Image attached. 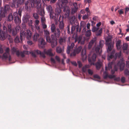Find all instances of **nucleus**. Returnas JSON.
<instances>
[{
  "label": "nucleus",
  "mask_w": 129,
  "mask_h": 129,
  "mask_svg": "<svg viewBox=\"0 0 129 129\" xmlns=\"http://www.w3.org/2000/svg\"><path fill=\"white\" fill-rule=\"evenodd\" d=\"M32 7H35L38 10V12L40 15L44 16L45 12L44 10L41 7V0H28Z\"/></svg>",
  "instance_id": "f257e3e1"
},
{
  "label": "nucleus",
  "mask_w": 129,
  "mask_h": 129,
  "mask_svg": "<svg viewBox=\"0 0 129 129\" xmlns=\"http://www.w3.org/2000/svg\"><path fill=\"white\" fill-rule=\"evenodd\" d=\"M44 32L47 41L51 44V47L53 48L55 47L57 45V38H56L53 34L50 36V32L47 29H45Z\"/></svg>",
  "instance_id": "f03ea898"
},
{
  "label": "nucleus",
  "mask_w": 129,
  "mask_h": 129,
  "mask_svg": "<svg viewBox=\"0 0 129 129\" xmlns=\"http://www.w3.org/2000/svg\"><path fill=\"white\" fill-rule=\"evenodd\" d=\"M22 10L19 9L18 10V13L16 12H15L13 14V16L12 14H10L8 15V20L10 21L13 20V18L14 21L16 24L19 23L21 22L20 17L21 16Z\"/></svg>",
  "instance_id": "7ed1b4c3"
},
{
  "label": "nucleus",
  "mask_w": 129,
  "mask_h": 129,
  "mask_svg": "<svg viewBox=\"0 0 129 129\" xmlns=\"http://www.w3.org/2000/svg\"><path fill=\"white\" fill-rule=\"evenodd\" d=\"M75 44L74 43H71V45H68L67 48V53L69 54L70 52L71 54L70 56H75L76 54L79 53L81 51L82 47L81 46H79L78 48L73 50V48L74 47Z\"/></svg>",
  "instance_id": "20e7f679"
},
{
  "label": "nucleus",
  "mask_w": 129,
  "mask_h": 129,
  "mask_svg": "<svg viewBox=\"0 0 129 129\" xmlns=\"http://www.w3.org/2000/svg\"><path fill=\"white\" fill-rule=\"evenodd\" d=\"M11 51L12 54H14L15 53L16 55L18 57L20 56L22 57L23 58L25 56V55L29 54L28 51L24 50L20 52L17 48L14 47H13L12 48Z\"/></svg>",
  "instance_id": "39448f33"
},
{
  "label": "nucleus",
  "mask_w": 129,
  "mask_h": 129,
  "mask_svg": "<svg viewBox=\"0 0 129 129\" xmlns=\"http://www.w3.org/2000/svg\"><path fill=\"white\" fill-rule=\"evenodd\" d=\"M26 32L24 30L23 31H21L20 33V39L21 41H22V37L26 36V38L28 40H29L31 37L32 35V33L29 30H26Z\"/></svg>",
  "instance_id": "423d86ee"
},
{
  "label": "nucleus",
  "mask_w": 129,
  "mask_h": 129,
  "mask_svg": "<svg viewBox=\"0 0 129 129\" xmlns=\"http://www.w3.org/2000/svg\"><path fill=\"white\" fill-rule=\"evenodd\" d=\"M0 10L3 13H4L6 16L11 11L10 6L8 5H5L4 8L2 7L0 8Z\"/></svg>",
  "instance_id": "0eeeda50"
},
{
  "label": "nucleus",
  "mask_w": 129,
  "mask_h": 129,
  "mask_svg": "<svg viewBox=\"0 0 129 129\" xmlns=\"http://www.w3.org/2000/svg\"><path fill=\"white\" fill-rule=\"evenodd\" d=\"M31 53L32 56L35 57H36V54H40L41 56L44 58L45 57V56L44 52H41L40 51L38 50H35L32 51Z\"/></svg>",
  "instance_id": "6e6552de"
},
{
  "label": "nucleus",
  "mask_w": 129,
  "mask_h": 129,
  "mask_svg": "<svg viewBox=\"0 0 129 129\" xmlns=\"http://www.w3.org/2000/svg\"><path fill=\"white\" fill-rule=\"evenodd\" d=\"M111 41V38H108L106 40V44L108 47L107 49L108 51H111L113 46V45L112 43L110 42Z\"/></svg>",
  "instance_id": "1a4fd4ad"
},
{
  "label": "nucleus",
  "mask_w": 129,
  "mask_h": 129,
  "mask_svg": "<svg viewBox=\"0 0 129 129\" xmlns=\"http://www.w3.org/2000/svg\"><path fill=\"white\" fill-rule=\"evenodd\" d=\"M77 42L78 44L83 45L84 43V40L82 38L81 36H80L76 38L75 39L74 42L75 43Z\"/></svg>",
  "instance_id": "9d476101"
},
{
  "label": "nucleus",
  "mask_w": 129,
  "mask_h": 129,
  "mask_svg": "<svg viewBox=\"0 0 129 129\" xmlns=\"http://www.w3.org/2000/svg\"><path fill=\"white\" fill-rule=\"evenodd\" d=\"M2 60H8L10 61L11 60V56L10 53H4L2 56Z\"/></svg>",
  "instance_id": "9b49d317"
},
{
  "label": "nucleus",
  "mask_w": 129,
  "mask_h": 129,
  "mask_svg": "<svg viewBox=\"0 0 129 129\" xmlns=\"http://www.w3.org/2000/svg\"><path fill=\"white\" fill-rule=\"evenodd\" d=\"M8 31L10 33L12 34L13 36L16 35L18 32L14 29H11V26L10 24H8Z\"/></svg>",
  "instance_id": "f8f14e48"
},
{
  "label": "nucleus",
  "mask_w": 129,
  "mask_h": 129,
  "mask_svg": "<svg viewBox=\"0 0 129 129\" xmlns=\"http://www.w3.org/2000/svg\"><path fill=\"white\" fill-rule=\"evenodd\" d=\"M68 3L67 0H62L61 2L59 3V7L61 8H64L65 7H68L66 6V4Z\"/></svg>",
  "instance_id": "ddd939ff"
},
{
  "label": "nucleus",
  "mask_w": 129,
  "mask_h": 129,
  "mask_svg": "<svg viewBox=\"0 0 129 129\" xmlns=\"http://www.w3.org/2000/svg\"><path fill=\"white\" fill-rule=\"evenodd\" d=\"M8 35L7 33L3 32L2 30L0 31V38L1 40H5Z\"/></svg>",
  "instance_id": "4468645a"
},
{
  "label": "nucleus",
  "mask_w": 129,
  "mask_h": 129,
  "mask_svg": "<svg viewBox=\"0 0 129 129\" xmlns=\"http://www.w3.org/2000/svg\"><path fill=\"white\" fill-rule=\"evenodd\" d=\"M63 11L64 12L66 18L68 17L69 16L70 12V9L69 7H65L64 8Z\"/></svg>",
  "instance_id": "2eb2a0df"
},
{
  "label": "nucleus",
  "mask_w": 129,
  "mask_h": 129,
  "mask_svg": "<svg viewBox=\"0 0 129 129\" xmlns=\"http://www.w3.org/2000/svg\"><path fill=\"white\" fill-rule=\"evenodd\" d=\"M39 41L40 43L39 44V47L41 48H44L46 44L45 40L43 38H41L40 39Z\"/></svg>",
  "instance_id": "dca6fc26"
},
{
  "label": "nucleus",
  "mask_w": 129,
  "mask_h": 129,
  "mask_svg": "<svg viewBox=\"0 0 129 129\" xmlns=\"http://www.w3.org/2000/svg\"><path fill=\"white\" fill-rule=\"evenodd\" d=\"M53 33L54 36L56 38H58L59 37L61 32L59 28H57L56 29L55 32Z\"/></svg>",
  "instance_id": "f3484780"
},
{
  "label": "nucleus",
  "mask_w": 129,
  "mask_h": 129,
  "mask_svg": "<svg viewBox=\"0 0 129 129\" xmlns=\"http://www.w3.org/2000/svg\"><path fill=\"white\" fill-rule=\"evenodd\" d=\"M66 38L65 37H60L59 39V43L60 45H64L66 44Z\"/></svg>",
  "instance_id": "a211bd4d"
},
{
  "label": "nucleus",
  "mask_w": 129,
  "mask_h": 129,
  "mask_svg": "<svg viewBox=\"0 0 129 129\" xmlns=\"http://www.w3.org/2000/svg\"><path fill=\"white\" fill-rule=\"evenodd\" d=\"M101 48L98 46L96 47H94L93 49L92 50L93 52H95L97 53L100 54L101 52H100Z\"/></svg>",
  "instance_id": "6ab92c4d"
},
{
  "label": "nucleus",
  "mask_w": 129,
  "mask_h": 129,
  "mask_svg": "<svg viewBox=\"0 0 129 129\" xmlns=\"http://www.w3.org/2000/svg\"><path fill=\"white\" fill-rule=\"evenodd\" d=\"M13 2L12 4V7H13L17 8L20 5L17 0H13Z\"/></svg>",
  "instance_id": "aec40b11"
},
{
  "label": "nucleus",
  "mask_w": 129,
  "mask_h": 129,
  "mask_svg": "<svg viewBox=\"0 0 129 129\" xmlns=\"http://www.w3.org/2000/svg\"><path fill=\"white\" fill-rule=\"evenodd\" d=\"M51 51L52 50L51 49L48 50L47 51L45 50L44 51V54H46L50 56H53L54 55V54L52 53Z\"/></svg>",
  "instance_id": "412c9836"
},
{
  "label": "nucleus",
  "mask_w": 129,
  "mask_h": 129,
  "mask_svg": "<svg viewBox=\"0 0 129 129\" xmlns=\"http://www.w3.org/2000/svg\"><path fill=\"white\" fill-rule=\"evenodd\" d=\"M81 55L82 59H86L87 58V56L86 55V52L85 49H83L81 53Z\"/></svg>",
  "instance_id": "4be33fe9"
},
{
  "label": "nucleus",
  "mask_w": 129,
  "mask_h": 129,
  "mask_svg": "<svg viewBox=\"0 0 129 129\" xmlns=\"http://www.w3.org/2000/svg\"><path fill=\"white\" fill-rule=\"evenodd\" d=\"M96 55L94 53L93 54L91 58L89 59V58L88 59V61L89 62H94L96 60Z\"/></svg>",
  "instance_id": "5701e85b"
},
{
  "label": "nucleus",
  "mask_w": 129,
  "mask_h": 129,
  "mask_svg": "<svg viewBox=\"0 0 129 129\" xmlns=\"http://www.w3.org/2000/svg\"><path fill=\"white\" fill-rule=\"evenodd\" d=\"M59 27L60 30H61V31H62L64 27V24L62 20L61 21H60L59 20Z\"/></svg>",
  "instance_id": "b1692460"
},
{
  "label": "nucleus",
  "mask_w": 129,
  "mask_h": 129,
  "mask_svg": "<svg viewBox=\"0 0 129 129\" xmlns=\"http://www.w3.org/2000/svg\"><path fill=\"white\" fill-rule=\"evenodd\" d=\"M95 42L96 40L95 39H93L91 40L89 43L88 46V49H91L94 43H95Z\"/></svg>",
  "instance_id": "393cba45"
},
{
  "label": "nucleus",
  "mask_w": 129,
  "mask_h": 129,
  "mask_svg": "<svg viewBox=\"0 0 129 129\" xmlns=\"http://www.w3.org/2000/svg\"><path fill=\"white\" fill-rule=\"evenodd\" d=\"M115 52V51L114 50H113L110 55L109 54L108 55L107 58L108 60H109L110 59H112L114 57V55Z\"/></svg>",
  "instance_id": "a878e982"
},
{
  "label": "nucleus",
  "mask_w": 129,
  "mask_h": 129,
  "mask_svg": "<svg viewBox=\"0 0 129 129\" xmlns=\"http://www.w3.org/2000/svg\"><path fill=\"white\" fill-rule=\"evenodd\" d=\"M39 35L37 33H36L34 34L33 37V40L34 41H36L39 39Z\"/></svg>",
  "instance_id": "bb28decb"
},
{
  "label": "nucleus",
  "mask_w": 129,
  "mask_h": 129,
  "mask_svg": "<svg viewBox=\"0 0 129 129\" xmlns=\"http://www.w3.org/2000/svg\"><path fill=\"white\" fill-rule=\"evenodd\" d=\"M121 41L120 40L117 41L116 43V47L117 49H119L121 48Z\"/></svg>",
  "instance_id": "cd10ccee"
},
{
  "label": "nucleus",
  "mask_w": 129,
  "mask_h": 129,
  "mask_svg": "<svg viewBox=\"0 0 129 129\" xmlns=\"http://www.w3.org/2000/svg\"><path fill=\"white\" fill-rule=\"evenodd\" d=\"M46 8L48 11L49 12V13H51L53 12L52 10V7L50 5L47 6Z\"/></svg>",
  "instance_id": "c85d7f7f"
},
{
  "label": "nucleus",
  "mask_w": 129,
  "mask_h": 129,
  "mask_svg": "<svg viewBox=\"0 0 129 129\" xmlns=\"http://www.w3.org/2000/svg\"><path fill=\"white\" fill-rule=\"evenodd\" d=\"M75 17H72L70 20V23L72 25H74L75 23Z\"/></svg>",
  "instance_id": "c756f323"
},
{
  "label": "nucleus",
  "mask_w": 129,
  "mask_h": 129,
  "mask_svg": "<svg viewBox=\"0 0 129 129\" xmlns=\"http://www.w3.org/2000/svg\"><path fill=\"white\" fill-rule=\"evenodd\" d=\"M55 27V24L53 23L52 24L51 26V30L52 33L55 32L56 30Z\"/></svg>",
  "instance_id": "7c9ffc66"
},
{
  "label": "nucleus",
  "mask_w": 129,
  "mask_h": 129,
  "mask_svg": "<svg viewBox=\"0 0 129 129\" xmlns=\"http://www.w3.org/2000/svg\"><path fill=\"white\" fill-rule=\"evenodd\" d=\"M112 62H110L108 64V67H105V70L107 71L108 70H110L112 68Z\"/></svg>",
  "instance_id": "2f4dec72"
},
{
  "label": "nucleus",
  "mask_w": 129,
  "mask_h": 129,
  "mask_svg": "<svg viewBox=\"0 0 129 129\" xmlns=\"http://www.w3.org/2000/svg\"><path fill=\"white\" fill-rule=\"evenodd\" d=\"M104 44V41L102 40H101L100 41L99 43V45L98 46L101 49L103 47Z\"/></svg>",
  "instance_id": "473e14b6"
},
{
  "label": "nucleus",
  "mask_w": 129,
  "mask_h": 129,
  "mask_svg": "<svg viewBox=\"0 0 129 129\" xmlns=\"http://www.w3.org/2000/svg\"><path fill=\"white\" fill-rule=\"evenodd\" d=\"M56 52L58 53H60L62 51V49L59 47H57L56 48Z\"/></svg>",
  "instance_id": "72a5a7b5"
},
{
  "label": "nucleus",
  "mask_w": 129,
  "mask_h": 129,
  "mask_svg": "<svg viewBox=\"0 0 129 129\" xmlns=\"http://www.w3.org/2000/svg\"><path fill=\"white\" fill-rule=\"evenodd\" d=\"M96 68L97 69H99L101 67V63L99 62H96L95 64Z\"/></svg>",
  "instance_id": "f704fd0d"
},
{
  "label": "nucleus",
  "mask_w": 129,
  "mask_h": 129,
  "mask_svg": "<svg viewBox=\"0 0 129 129\" xmlns=\"http://www.w3.org/2000/svg\"><path fill=\"white\" fill-rule=\"evenodd\" d=\"M128 47V44L126 43H124L123 44V47L122 48L123 50H126L127 49Z\"/></svg>",
  "instance_id": "c9c22d12"
},
{
  "label": "nucleus",
  "mask_w": 129,
  "mask_h": 129,
  "mask_svg": "<svg viewBox=\"0 0 129 129\" xmlns=\"http://www.w3.org/2000/svg\"><path fill=\"white\" fill-rule=\"evenodd\" d=\"M109 75L107 71H105L104 72L103 76L104 79H106L108 77Z\"/></svg>",
  "instance_id": "e433bc0d"
},
{
  "label": "nucleus",
  "mask_w": 129,
  "mask_h": 129,
  "mask_svg": "<svg viewBox=\"0 0 129 129\" xmlns=\"http://www.w3.org/2000/svg\"><path fill=\"white\" fill-rule=\"evenodd\" d=\"M91 35V33L90 30H88L85 33V35L87 37H89Z\"/></svg>",
  "instance_id": "4c0bfd02"
},
{
  "label": "nucleus",
  "mask_w": 129,
  "mask_h": 129,
  "mask_svg": "<svg viewBox=\"0 0 129 129\" xmlns=\"http://www.w3.org/2000/svg\"><path fill=\"white\" fill-rule=\"evenodd\" d=\"M6 16L4 13L0 10V21L2 20V18L5 17Z\"/></svg>",
  "instance_id": "58836bf2"
},
{
  "label": "nucleus",
  "mask_w": 129,
  "mask_h": 129,
  "mask_svg": "<svg viewBox=\"0 0 129 129\" xmlns=\"http://www.w3.org/2000/svg\"><path fill=\"white\" fill-rule=\"evenodd\" d=\"M120 69L121 71L123 70L125 67V64L123 63H121L120 65Z\"/></svg>",
  "instance_id": "ea45409f"
},
{
  "label": "nucleus",
  "mask_w": 129,
  "mask_h": 129,
  "mask_svg": "<svg viewBox=\"0 0 129 129\" xmlns=\"http://www.w3.org/2000/svg\"><path fill=\"white\" fill-rule=\"evenodd\" d=\"M78 9V8H73L71 10V12L73 14H74L77 12Z\"/></svg>",
  "instance_id": "a19ab883"
},
{
  "label": "nucleus",
  "mask_w": 129,
  "mask_h": 129,
  "mask_svg": "<svg viewBox=\"0 0 129 129\" xmlns=\"http://www.w3.org/2000/svg\"><path fill=\"white\" fill-rule=\"evenodd\" d=\"M55 16L57 17L58 15H59V14L60 13V11L59 9H56L55 10Z\"/></svg>",
  "instance_id": "79ce46f5"
},
{
  "label": "nucleus",
  "mask_w": 129,
  "mask_h": 129,
  "mask_svg": "<svg viewBox=\"0 0 129 129\" xmlns=\"http://www.w3.org/2000/svg\"><path fill=\"white\" fill-rule=\"evenodd\" d=\"M102 28L100 29L99 31H97L96 32V35L97 36H100L102 34Z\"/></svg>",
  "instance_id": "37998d69"
},
{
  "label": "nucleus",
  "mask_w": 129,
  "mask_h": 129,
  "mask_svg": "<svg viewBox=\"0 0 129 129\" xmlns=\"http://www.w3.org/2000/svg\"><path fill=\"white\" fill-rule=\"evenodd\" d=\"M121 55V52L120 51L119 52L117 53H115V58H116L117 57H118L119 58Z\"/></svg>",
  "instance_id": "c03bdc74"
},
{
  "label": "nucleus",
  "mask_w": 129,
  "mask_h": 129,
  "mask_svg": "<svg viewBox=\"0 0 129 129\" xmlns=\"http://www.w3.org/2000/svg\"><path fill=\"white\" fill-rule=\"evenodd\" d=\"M124 74L126 76H129V71L128 69H126L124 71Z\"/></svg>",
  "instance_id": "a18cd8bd"
},
{
  "label": "nucleus",
  "mask_w": 129,
  "mask_h": 129,
  "mask_svg": "<svg viewBox=\"0 0 129 129\" xmlns=\"http://www.w3.org/2000/svg\"><path fill=\"white\" fill-rule=\"evenodd\" d=\"M15 43H18L20 42L19 40V38L18 36H16L14 40Z\"/></svg>",
  "instance_id": "49530a36"
},
{
  "label": "nucleus",
  "mask_w": 129,
  "mask_h": 129,
  "mask_svg": "<svg viewBox=\"0 0 129 129\" xmlns=\"http://www.w3.org/2000/svg\"><path fill=\"white\" fill-rule=\"evenodd\" d=\"M41 23H45L46 20L45 17L44 16H42L41 18Z\"/></svg>",
  "instance_id": "de8ad7c7"
},
{
  "label": "nucleus",
  "mask_w": 129,
  "mask_h": 129,
  "mask_svg": "<svg viewBox=\"0 0 129 129\" xmlns=\"http://www.w3.org/2000/svg\"><path fill=\"white\" fill-rule=\"evenodd\" d=\"M26 22L27 21H26V20L24 22H23L21 24V27L23 28V29H24V30H25L26 28V25L25 24V22Z\"/></svg>",
  "instance_id": "09e8293b"
},
{
  "label": "nucleus",
  "mask_w": 129,
  "mask_h": 129,
  "mask_svg": "<svg viewBox=\"0 0 129 129\" xmlns=\"http://www.w3.org/2000/svg\"><path fill=\"white\" fill-rule=\"evenodd\" d=\"M98 28H97L94 26L93 27L92 29V30L93 32H95L98 31Z\"/></svg>",
  "instance_id": "8fccbe9b"
},
{
  "label": "nucleus",
  "mask_w": 129,
  "mask_h": 129,
  "mask_svg": "<svg viewBox=\"0 0 129 129\" xmlns=\"http://www.w3.org/2000/svg\"><path fill=\"white\" fill-rule=\"evenodd\" d=\"M33 16L35 19H37L39 18V16L36 13H34L33 14Z\"/></svg>",
  "instance_id": "3c124183"
},
{
  "label": "nucleus",
  "mask_w": 129,
  "mask_h": 129,
  "mask_svg": "<svg viewBox=\"0 0 129 129\" xmlns=\"http://www.w3.org/2000/svg\"><path fill=\"white\" fill-rule=\"evenodd\" d=\"M75 29H76V30L77 31L80 32L81 31V29L80 28H79V26L78 24L75 26Z\"/></svg>",
  "instance_id": "603ef678"
},
{
  "label": "nucleus",
  "mask_w": 129,
  "mask_h": 129,
  "mask_svg": "<svg viewBox=\"0 0 129 129\" xmlns=\"http://www.w3.org/2000/svg\"><path fill=\"white\" fill-rule=\"evenodd\" d=\"M17 32H19L21 29V27L19 26H17L14 29Z\"/></svg>",
  "instance_id": "864d4df0"
},
{
  "label": "nucleus",
  "mask_w": 129,
  "mask_h": 129,
  "mask_svg": "<svg viewBox=\"0 0 129 129\" xmlns=\"http://www.w3.org/2000/svg\"><path fill=\"white\" fill-rule=\"evenodd\" d=\"M75 29V26L74 25H72V27L71 28V33L72 34L73 33V31H74Z\"/></svg>",
  "instance_id": "5fc2aeb1"
},
{
  "label": "nucleus",
  "mask_w": 129,
  "mask_h": 129,
  "mask_svg": "<svg viewBox=\"0 0 129 129\" xmlns=\"http://www.w3.org/2000/svg\"><path fill=\"white\" fill-rule=\"evenodd\" d=\"M90 14H88V15H87H87L85 14V15H84L82 17V18L83 20H84L88 18V15H90Z\"/></svg>",
  "instance_id": "6e6d98bb"
},
{
  "label": "nucleus",
  "mask_w": 129,
  "mask_h": 129,
  "mask_svg": "<svg viewBox=\"0 0 129 129\" xmlns=\"http://www.w3.org/2000/svg\"><path fill=\"white\" fill-rule=\"evenodd\" d=\"M116 76L114 75H109L108 78L110 79H112L115 78Z\"/></svg>",
  "instance_id": "4d7b16f0"
},
{
  "label": "nucleus",
  "mask_w": 129,
  "mask_h": 129,
  "mask_svg": "<svg viewBox=\"0 0 129 129\" xmlns=\"http://www.w3.org/2000/svg\"><path fill=\"white\" fill-rule=\"evenodd\" d=\"M42 26L43 28L44 29H45L47 27V25L45 23H42Z\"/></svg>",
  "instance_id": "13d9d810"
},
{
  "label": "nucleus",
  "mask_w": 129,
  "mask_h": 129,
  "mask_svg": "<svg viewBox=\"0 0 129 129\" xmlns=\"http://www.w3.org/2000/svg\"><path fill=\"white\" fill-rule=\"evenodd\" d=\"M53 14H54L53 12H51V13H50V17L51 18H52V19L54 18V16L53 15Z\"/></svg>",
  "instance_id": "bf43d9fd"
},
{
  "label": "nucleus",
  "mask_w": 129,
  "mask_h": 129,
  "mask_svg": "<svg viewBox=\"0 0 129 129\" xmlns=\"http://www.w3.org/2000/svg\"><path fill=\"white\" fill-rule=\"evenodd\" d=\"M118 12L120 15H121L124 13V12L123 11L122 9H121L120 10H119L118 11Z\"/></svg>",
  "instance_id": "052dcab7"
},
{
  "label": "nucleus",
  "mask_w": 129,
  "mask_h": 129,
  "mask_svg": "<svg viewBox=\"0 0 129 129\" xmlns=\"http://www.w3.org/2000/svg\"><path fill=\"white\" fill-rule=\"evenodd\" d=\"M70 25L69 24L67 26V33L69 34L70 33Z\"/></svg>",
  "instance_id": "680f3d73"
},
{
  "label": "nucleus",
  "mask_w": 129,
  "mask_h": 129,
  "mask_svg": "<svg viewBox=\"0 0 129 129\" xmlns=\"http://www.w3.org/2000/svg\"><path fill=\"white\" fill-rule=\"evenodd\" d=\"M28 25L29 26L32 27L33 21L32 20L29 21L28 22Z\"/></svg>",
  "instance_id": "e2e57ef3"
},
{
  "label": "nucleus",
  "mask_w": 129,
  "mask_h": 129,
  "mask_svg": "<svg viewBox=\"0 0 129 129\" xmlns=\"http://www.w3.org/2000/svg\"><path fill=\"white\" fill-rule=\"evenodd\" d=\"M73 5L74 6L73 8H78V7L77 3H74L73 4Z\"/></svg>",
  "instance_id": "0e129e2a"
},
{
  "label": "nucleus",
  "mask_w": 129,
  "mask_h": 129,
  "mask_svg": "<svg viewBox=\"0 0 129 129\" xmlns=\"http://www.w3.org/2000/svg\"><path fill=\"white\" fill-rule=\"evenodd\" d=\"M121 82L123 83H124L125 82V78L124 77H121Z\"/></svg>",
  "instance_id": "69168bd1"
},
{
  "label": "nucleus",
  "mask_w": 129,
  "mask_h": 129,
  "mask_svg": "<svg viewBox=\"0 0 129 129\" xmlns=\"http://www.w3.org/2000/svg\"><path fill=\"white\" fill-rule=\"evenodd\" d=\"M3 31H2L3 32H6L7 33L8 31L7 28L5 26L3 27Z\"/></svg>",
  "instance_id": "338daca9"
},
{
  "label": "nucleus",
  "mask_w": 129,
  "mask_h": 129,
  "mask_svg": "<svg viewBox=\"0 0 129 129\" xmlns=\"http://www.w3.org/2000/svg\"><path fill=\"white\" fill-rule=\"evenodd\" d=\"M71 63L75 66H77V64L75 61H71Z\"/></svg>",
  "instance_id": "774afa93"
}]
</instances>
